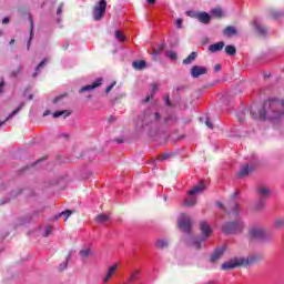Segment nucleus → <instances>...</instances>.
Listing matches in <instances>:
<instances>
[{"instance_id": "obj_1", "label": "nucleus", "mask_w": 284, "mask_h": 284, "mask_svg": "<svg viewBox=\"0 0 284 284\" xmlns=\"http://www.w3.org/2000/svg\"><path fill=\"white\" fill-rule=\"evenodd\" d=\"M281 105L284 108V100L281 102L276 99L267 100L264 102V108L260 110V115L256 114L254 109H251L250 114L252 119H260V121H265V119L281 121V119H284V110H281Z\"/></svg>"}, {"instance_id": "obj_2", "label": "nucleus", "mask_w": 284, "mask_h": 284, "mask_svg": "<svg viewBox=\"0 0 284 284\" xmlns=\"http://www.w3.org/2000/svg\"><path fill=\"white\" fill-rule=\"evenodd\" d=\"M263 261V255L251 254L247 257H233L221 265V270L224 272H230L231 270H236V267H250V265H256Z\"/></svg>"}, {"instance_id": "obj_3", "label": "nucleus", "mask_w": 284, "mask_h": 284, "mask_svg": "<svg viewBox=\"0 0 284 284\" xmlns=\"http://www.w3.org/2000/svg\"><path fill=\"white\" fill-rule=\"evenodd\" d=\"M244 230H245V222H243V220L225 222L222 225V232L229 235L243 234Z\"/></svg>"}, {"instance_id": "obj_4", "label": "nucleus", "mask_w": 284, "mask_h": 284, "mask_svg": "<svg viewBox=\"0 0 284 284\" xmlns=\"http://www.w3.org/2000/svg\"><path fill=\"white\" fill-rule=\"evenodd\" d=\"M248 241H268L267 232L262 226H251L247 232Z\"/></svg>"}, {"instance_id": "obj_5", "label": "nucleus", "mask_w": 284, "mask_h": 284, "mask_svg": "<svg viewBox=\"0 0 284 284\" xmlns=\"http://www.w3.org/2000/svg\"><path fill=\"white\" fill-rule=\"evenodd\" d=\"M200 230L202 232V237H196L192 241L191 246L195 250H201V243L209 239L210 234H212V229L207 225L206 222H202L200 225Z\"/></svg>"}, {"instance_id": "obj_6", "label": "nucleus", "mask_w": 284, "mask_h": 284, "mask_svg": "<svg viewBox=\"0 0 284 284\" xmlns=\"http://www.w3.org/2000/svg\"><path fill=\"white\" fill-rule=\"evenodd\" d=\"M215 205L220 207L223 212H226L229 216H237L241 212V207L239 206V203L234 200L229 202L226 205H224L221 202H216Z\"/></svg>"}, {"instance_id": "obj_7", "label": "nucleus", "mask_w": 284, "mask_h": 284, "mask_svg": "<svg viewBox=\"0 0 284 284\" xmlns=\"http://www.w3.org/2000/svg\"><path fill=\"white\" fill-rule=\"evenodd\" d=\"M108 8V2L105 0H100L98 4L93 8V19L94 21H101L105 17V10Z\"/></svg>"}, {"instance_id": "obj_8", "label": "nucleus", "mask_w": 284, "mask_h": 284, "mask_svg": "<svg viewBox=\"0 0 284 284\" xmlns=\"http://www.w3.org/2000/svg\"><path fill=\"white\" fill-rule=\"evenodd\" d=\"M252 28L255 30L258 37H267V27L261 24L256 19L251 22Z\"/></svg>"}, {"instance_id": "obj_9", "label": "nucleus", "mask_w": 284, "mask_h": 284, "mask_svg": "<svg viewBox=\"0 0 284 284\" xmlns=\"http://www.w3.org/2000/svg\"><path fill=\"white\" fill-rule=\"evenodd\" d=\"M178 226L182 232L187 234L190 233V230H192V220H190V217H184L178 222Z\"/></svg>"}, {"instance_id": "obj_10", "label": "nucleus", "mask_w": 284, "mask_h": 284, "mask_svg": "<svg viewBox=\"0 0 284 284\" xmlns=\"http://www.w3.org/2000/svg\"><path fill=\"white\" fill-rule=\"evenodd\" d=\"M207 72V68L201 65H193L191 68V77L193 79H199V77H203Z\"/></svg>"}, {"instance_id": "obj_11", "label": "nucleus", "mask_w": 284, "mask_h": 284, "mask_svg": "<svg viewBox=\"0 0 284 284\" xmlns=\"http://www.w3.org/2000/svg\"><path fill=\"white\" fill-rule=\"evenodd\" d=\"M103 83L102 79H98L92 84L82 87L79 92L82 94V92H92V90H97V88H100V85Z\"/></svg>"}, {"instance_id": "obj_12", "label": "nucleus", "mask_w": 284, "mask_h": 284, "mask_svg": "<svg viewBox=\"0 0 284 284\" xmlns=\"http://www.w3.org/2000/svg\"><path fill=\"white\" fill-rule=\"evenodd\" d=\"M270 194H271L270 187H267L266 185H260L257 187V196H258V199L267 201V199H270Z\"/></svg>"}, {"instance_id": "obj_13", "label": "nucleus", "mask_w": 284, "mask_h": 284, "mask_svg": "<svg viewBox=\"0 0 284 284\" xmlns=\"http://www.w3.org/2000/svg\"><path fill=\"white\" fill-rule=\"evenodd\" d=\"M205 190V181H201L197 185H195L191 191H189L190 196H194L195 194H201Z\"/></svg>"}, {"instance_id": "obj_14", "label": "nucleus", "mask_w": 284, "mask_h": 284, "mask_svg": "<svg viewBox=\"0 0 284 284\" xmlns=\"http://www.w3.org/2000/svg\"><path fill=\"white\" fill-rule=\"evenodd\" d=\"M251 172H254V168L250 166V164H243L237 173V176L245 178Z\"/></svg>"}, {"instance_id": "obj_15", "label": "nucleus", "mask_w": 284, "mask_h": 284, "mask_svg": "<svg viewBox=\"0 0 284 284\" xmlns=\"http://www.w3.org/2000/svg\"><path fill=\"white\" fill-rule=\"evenodd\" d=\"M197 21H200V23L207 24L212 21V17L210 16V13L203 11L199 13Z\"/></svg>"}, {"instance_id": "obj_16", "label": "nucleus", "mask_w": 284, "mask_h": 284, "mask_svg": "<svg viewBox=\"0 0 284 284\" xmlns=\"http://www.w3.org/2000/svg\"><path fill=\"white\" fill-rule=\"evenodd\" d=\"M119 270V264H113L112 266L109 267L106 275L104 277V283H108L114 276V273Z\"/></svg>"}, {"instance_id": "obj_17", "label": "nucleus", "mask_w": 284, "mask_h": 284, "mask_svg": "<svg viewBox=\"0 0 284 284\" xmlns=\"http://www.w3.org/2000/svg\"><path fill=\"white\" fill-rule=\"evenodd\" d=\"M223 34L225 37H234L236 34H239V31H236V28H234L233 26H227L224 30H223Z\"/></svg>"}, {"instance_id": "obj_18", "label": "nucleus", "mask_w": 284, "mask_h": 284, "mask_svg": "<svg viewBox=\"0 0 284 284\" xmlns=\"http://www.w3.org/2000/svg\"><path fill=\"white\" fill-rule=\"evenodd\" d=\"M197 57H199V53L196 51L191 52V54L183 60V65H190V63L195 61Z\"/></svg>"}, {"instance_id": "obj_19", "label": "nucleus", "mask_w": 284, "mask_h": 284, "mask_svg": "<svg viewBox=\"0 0 284 284\" xmlns=\"http://www.w3.org/2000/svg\"><path fill=\"white\" fill-rule=\"evenodd\" d=\"M70 114H72V112H70L68 110L55 111L53 113V119H59V116H63V119H68V116H70Z\"/></svg>"}, {"instance_id": "obj_20", "label": "nucleus", "mask_w": 284, "mask_h": 284, "mask_svg": "<svg viewBox=\"0 0 284 284\" xmlns=\"http://www.w3.org/2000/svg\"><path fill=\"white\" fill-rule=\"evenodd\" d=\"M273 227L274 230H283L284 227V219L283 217H277L273 222Z\"/></svg>"}, {"instance_id": "obj_21", "label": "nucleus", "mask_w": 284, "mask_h": 284, "mask_svg": "<svg viewBox=\"0 0 284 284\" xmlns=\"http://www.w3.org/2000/svg\"><path fill=\"white\" fill-rule=\"evenodd\" d=\"M132 65L134 70H145L146 63H145V60H139V61H133Z\"/></svg>"}, {"instance_id": "obj_22", "label": "nucleus", "mask_w": 284, "mask_h": 284, "mask_svg": "<svg viewBox=\"0 0 284 284\" xmlns=\"http://www.w3.org/2000/svg\"><path fill=\"white\" fill-rule=\"evenodd\" d=\"M163 50H165V44H159V47L156 49H153L152 52V57L154 59V61H156L159 54H161V52H163Z\"/></svg>"}, {"instance_id": "obj_23", "label": "nucleus", "mask_w": 284, "mask_h": 284, "mask_svg": "<svg viewBox=\"0 0 284 284\" xmlns=\"http://www.w3.org/2000/svg\"><path fill=\"white\" fill-rule=\"evenodd\" d=\"M214 18L215 19H223V18H225V10H223V8H221V7H216L214 9Z\"/></svg>"}, {"instance_id": "obj_24", "label": "nucleus", "mask_w": 284, "mask_h": 284, "mask_svg": "<svg viewBox=\"0 0 284 284\" xmlns=\"http://www.w3.org/2000/svg\"><path fill=\"white\" fill-rule=\"evenodd\" d=\"M265 201L263 199H258V202L254 205L255 212H263L265 210Z\"/></svg>"}, {"instance_id": "obj_25", "label": "nucleus", "mask_w": 284, "mask_h": 284, "mask_svg": "<svg viewBox=\"0 0 284 284\" xmlns=\"http://www.w3.org/2000/svg\"><path fill=\"white\" fill-rule=\"evenodd\" d=\"M224 51L229 57H234L236 54V47L229 44L224 48Z\"/></svg>"}, {"instance_id": "obj_26", "label": "nucleus", "mask_w": 284, "mask_h": 284, "mask_svg": "<svg viewBox=\"0 0 284 284\" xmlns=\"http://www.w3.org/2000/svg\"><path fill=\"white\" fill-rule=\"evenodd\" d=\"M184 205L186 207H194V205H196V197L190 196V197L185 199L184 200Z\"/></svg>"}, {"instance_id": "obj_27", "label": "nucleus", "mask_w": 284, "mask_h": 284, "mask_svg": "<svg viewBox=\"0 0 284 284\" xmlns=\"http://www.w3.org/2000/svg\"><path fill=\"white\" fill-rule=\"evenodd\" d=\"M139 276H141V270H135L131 273V276L129 277V283H134V281H139Z\"/></svg>"}, {"instance_id": "obj_28", "label": "nucleus", "mask_w": 284, "mask_h": 284, "mask_svg": "<svg viewBox=\"0 0 284 284\" xmlns=\"http://www.w3.org/2000/svg\"><path fill=\"white\" fill-rule=\"evenodd\" d=\"M268 14H270L271 19H280V17H283V12L274 10V9H270Z\"/></svg>"}, {"instance_id": "obj_29", "label": "nucleus", "mask_w": 284, "mask_h": 284, "mask_svg": "<svg viewBox=\"0 0 284 284\" xmlns=\"http://www.w3.org/2000/svg\"><path fill=\"white\" fill-rule=\"evenodd\" d=\"M110 221V216H108L106 214H99L98 216H95V223H105Z\"/></svg>"}, {"instance_id": "obj_30", "label": "nucleus", "mask_w": 284, "mask_h": 284, "mask_svg": "<svg viewBox=\"0 0 284 284\" xmlns=\"http://www.w3.org/2000/svg\"><path fill=\"white\" fill-rule=\"evenodd\" d=\"M225 245H222L221 247H217L214 253V258H221L222 254H225Z\"/></svg>"}, {"instance_id": "obj_31", "label": "nucleus", "mask_w": 284, "mask_h": 284, "mask_svg": "<svg viewBox=\"0 0 284 284\" xmlns=\"http://www.w3.org/2000/svg\"><path fill=\"white\" fill-rule=\"evenodd\" d=\"M21 108H23V104L19 105L16 110L12 111L11 114H9V116H8L4 121L0 122V128H1V125H3V123H6L9 119H12V116H14L16 114H19V111L21 110Z\"/></svg>"}, {"instance_id": "obj_32", "label": "nucleus", "mask_w": 284, "mask_h": 284, "mask_svg": "<svg viewBox=\"0 0 284 284\" xmlns=\"http://www.w3.org/2000/svg\"><path fill=\"white\" fill-rule=\"evenodd\" d=\"M155 247H158V250H165V247H168V241L166 240H158L155 243Z\"/></svg>"}, {"instance_id": "obj_33", "label": "nucleus", "mask_w": 284, "mask_h": 284, "mask_svg": "<svg viewBox=\"0 0 284 284\" xmlns=\"http://www.w3.org/2000/svg\"><path fill=\"white\" fill-rule=\"evenodd\" d=\"M248 113H250V111H247V110H244L239 113L237 119H239L240 123H243L245 121V119H247Z\"/></svg>"}, {"instance_id": "obj_34", "label": "nucleus", "mask_w": 284, "mask_h": 284, "mask_svg": "<svg viewBox=\"0 0 284 284\" xmlns=\"http://www.w3.org/2000/svg\"><path fill=\"white\" fill-rule=\"evenodd\" d=\"M45 63H48V59H44L39 63V65L36 68V72L32 75L33 78L39 74V71L45 65Z\"/></svg>"}, {"instance_id": "obj_35", "label": "nucleus", "mask_w": 284, "mask_h": 284, "mask_svg": "<svg viewBox=\"0 0 284 284\" xmlns=\"http://www.w3.org/2000/svg\"><path fill=\"white\" fill-rule=\"evenodd\" d=\"M74 211L72 210H67V211H63L59 214V216H65L64 219V223L68 222V219H70V216H72Z\"/></svg>"}, {"instance_id": "obj_36", "label": "nucleus", "mask_w": 284, "mask_h": 284, "mask_svg": "<svg viewBox=\"0 0 284 284\" xmlns=\"http://www.w3.org/2000/svg\"><path fill=\"white\" fill-rule=\"evenodd\" d=\"M225 48V42L220 41L214 44V52H221Z\"/></svg>"}, {"instance_id": "obj_37", "label": "nucleus", "mask_w": 284, "mask_h": 284, "mask_svg": "<svg viewBox=\"0 0 284 284\" xmlns=\"http://www.w3.org/2000/svg\"><path fill=\"white\" fill-rule=\"evenodd\" d=\"M92 250L90 247H87L84 250L80 251V256H82L83 258H88V256H90Z\"/></svg>"}, {"instance_id": "obj_38", "label": "nucleus", "mask_w": 284, "mask_h": 284, "mask_svg": "<svg viewBox=\"0 0 284 284\" xmlns=\"http://www.w3.org/2000/svg\"><path fill=\"white\" fill-rule=\"evenodd\" d=\"M168 59H171V61H176L179 59V55L174 51H166Z\"/></svg>"}, {"instance_id": "obj_39", "label": "nucleus", "mask_w": 284, "mask_h": 284, "mask_svg": "<svg viewBox=\"0 0 284 284\" xmlns=\"http://www.w3.org/2000/svg\"><path fill=\"white\" fill-rule=\"evenodd\" d=\"M115 39H118V41H121L123 43V41H125V36H123V32L121 30H116Z\"/></svg>"}, {"instance_id": "obj_40", "label": "nucleus", "mask_w": 284, "mask_h": 284, "mask_svg": "<svg viewBox=\"0 0 284 284\" xmlns=\"http://www.w3.org/2000/svg\"><path fill=\"white\" fill-rule=\"evenodd\" d=\"M21 72H23V65H19L16 70L11 71L10 77H17Z\"/></svg>"}, {"instance_id": "obj_41", "label": "nucleus", "mask_w": 284, "mask_h": 284, "mask_svg": "<svg viewBox=\"0 0 284 284\" xmlns=\"http://www.w3.org/2000/svg\"><path fill=\"white\" fill-rule=\"evenodd\" d=\"M187 17H191V19H197L199 20V14L200 12L197 11H186Z\"/></svg>"}, {"instance_id": "obj_42", "label": "nucleus", "mask_w": 284, "mask_h": 284, "mask_svg": "<svg viewBox=\"0 0 284 284\" xmlns=\"http://www.w3.org/2000/svg\"><path fill=\"white\" fill-rule=\"evenodd\" d=\"M170 156H172V154L170 153H164L162 155H159L158 160L159 161H168V159H170Z\"/></svg>"}, {"instance_id": "obj_43", "label": "nucleus", "mask_w": 284, "mask_h": 284, "mask_svg": "<svg viewBox=\"0 0 284 284\" xmlns=\"http://www.w3.org/2000/svg\"><path fill=\"white\" fill-rule=\"evenodd\" d=\"M68 261H70V254L68 255L65 262L63 264H60V272H63V270L68 267Z\"/></svg>"}, {"instance_id": "obj_44", "label": "nucleus", "mask_w": 284, "mask_h": 284, "mask_svg": "<svg viewBox=\"0 0 284 284\" xmlns=\"http://www.w3.org/2000/svg\"><path fill=\"white\" fill-rule=\"evenodd\" d=\"M151 92H152V94H154V92H159V84L152 83L151 84Z\"/></svg>"}, {"instance_id": "obj_45", "label": "nucleus", "mask_w": 284, "mask_h": 284, "mask_svg": "<svg viewBox=\"0 0 284 284\" xmlns=\"http://www.w3.org/2000/svg\"><path fill=\"white\" fill-rule=\"evenodd\" d=\"M50 234H52V227L51 226H47L45 231H44V236H50Z\"/></svg>"}, {"instance_id": "obj_46", "label": "nucleus", "mask_w": 284, "mask_h": 284, "mask_svg": "<svg viewBox=\"0 0 284 284\" xmlns=\"http://www.w3.org/2000/svg\"><path fill=\"white\" fill-rule=\"evenodd\" d=\"M175 24H176V28H179V30H181L183 28V20L182 19H178Z\"/></svg>"}, {"instance_id": "obj_47", "label": "nucleus", "mask_w": 284, "mask_h": 284, "mask_svg": "<svg viewBox=\"0 0 284 284\" xmlns=\"http://www.w3.org/2000/svg\"><path fill=\"white\" fill-rule=\"evenodd\" d=\"M63 12V3H60L59 7H58V10H57V14H62Z\"/></svg>"}, {"instance_id": "obj_48", "label": "nucleus", "mask_w": 284, "mask_h": 284, "mask_svg": "<svg viewBox=\"0 0 284 284\" xmlns=\"http://www.w3.org/2000/svg\"><path fill=\"white\" fill-rule=\"evenodd\" d=\"M30 34H32V31L34 30V20L30 18Z\"/></svg>"}, {"instance_id": "obj_49", "label": "nucleus", "mask_w": 284, "mask_h": 284, "mask_svg": "<svg viewBox=\"0 0 284 284\" xmlns=\"http://www.w3.org/2000/svg\"><path fill=\"white\" fill-rule=\"evenodd\" d=\"M62 97H68V93H65L64 95H59V97L54 98L53 103H59V101H61Z\"/></svg>"}, {"instance_id": "obj_50", "label": "nucleus", "mask_w": 284, "mask_h": 284, "mask_svg": "<svg viewBox=\"0 0 284 284\" xmlns=\"http://www.w3.org/2000/svg\"><path fill=\"white\" fill-rule=\"evenodd\" d=\"M4 85H6V81L1 80V82H0V94H3Z\"/></svg>"}, {"instance_id": "obj_51", "label": "nucleus", "mask_w": 284, "mask_h": 284, "mask_svg": "<svg viewBox=\"0 0 284 284\" xmlns=\"http://www.w3.org/2000/svg\"><path fill=\"white\" fill-rule=\"evenodd\" d=\"M112 88H114V83H112V84H110L109 87H106V89H105L106 94H108L109 92H112Z\"/></svg>"}, {"instance_id": "obj_52", "label": "nucleus", "mask_w": 284, "mask_h": 284, "mask_svg": "<svg viewBox=\"0 0 284 284\" xmlns=\"http://www.w3.org/2000/svg\"><path fill=\"white\" fill-rule=\"evenodd\" d=\"M2 23H3V26H8V23H10V18H8V17L3 18Z\"/></svg>"}, {"instance_id": "obj_53", "label": "nucleus", "mask_w": 284, "mask_h": 284, "mask_svg": "<svg viewBox=\"0 0 284 284\" xmlns=\"http://www.w3.org/2000/svg\"><path fill=\"white\" fill-rule=\"evenodd\" d=\"M165 101H166V105H172V102L170 101V95H166L165 97Z\"/></svg>"}, {"instance_id": "obj_54", "label": "nucleus", "mask_w": 284, "mask_h": 284, "mask_svg": "<svg viewBox=\"0 0 284 284\" xmlns=\"http://www.w3.org/2000/svg\"><path fill=\"white\" fill-rule=\"evenodd\" d=\"M214 70L215 72H221V64H215Z\"/></svg>"}, {"instance_id": "obj_55", "label": "nucleus", "mask_w": 284, "mask_h": 284, "mask_svg": "<svg viewBox=\"0 0 284 284\" xmlns=\"http://www.w3.org/2000/svg\"><path fill=\"white\" fill-rule=\"evenodd\" d=\"M206 125H207V128H210L211 130H212V128H214V124H212V122H210V121H206Z\"/></svg>"}, {"instance_id": "obj_56", "label": "nucleus", "mask_w": 284, "mask_h": 284, "mask_svg": "<svg viewBox=\"0 0 284 284\" xmlns=\"http://www.w3.org/2000/svg\"><path fill=\"white\" fill-rule=\"evenodd\" d=\"M154 118L156 121H159V119H161V114L159 112L154 113Z\"/></svg>"}, {"instance_id": "obj_57", "label": "nucleus", "mask_w": 284, "mask_h": 284, "mask_svg": "<svg viewBox=\"0 0 284 284\" xmlns=\"http://www.w3.org/2000/svg\"><path fill=\"white\" fill-rule=\"evenodd\" d=\"M223 81H225V79H215V83H223Z\"/></svg>"}, {"instance_id": "obj_58", "label": "nucleus", "mask_w": 284, "mask_h": 284, "mask_svg": "<svg viewBox=\"0 0 284 284\" xmlns=\"http://www.w3.org/2000/svg\"><path fill=\"white\" fill-rule=\"evenodd\" d=\"M148 3H150L151 6H154L156 3V0H146Z\"/></svg>"}, {"instance_id": "obj_59", "label": "nucleus", "mask_w": 284, "mask_h": 284, "mask_svg": "<svg viewBox=\"0 0 284 284\" xmlns=\"http://www.w3.org/2000/svg\"><path fill=\"white\" fill-rule=\"evenodd\" d=\"M209 52H214V44H211V45L209 47Z\"/></svg>"}, {"instance_id": "obj_60", "label": "nucleus", "mask_w": 284, "mask_h": 284, "mask_svg": "<svg viewBox=\"0 0 284 284\" xmlns=\"http://www.w3.org/2000/svg\"><path fill=\"white\" fill-rule=\"evenodd\" d=\"M152 99V95H148L144 100V103H148V101H150Z\"/></svg>"}, {"instance_id": "obj_61", "label": "nucleus", "mask_w": 284, "mask_h": 284, "mask_svg": "<svg viewBox=\"0 0 284 284\" xmlns=\"http://www.w3.org/2000/svg\"><path fill=\"white\" fill-rule=\"evenodd\" d=\"M115 142H116V143H123V138H121V139H115Z\"/></svg>"}, {"instance_id": "obj_62", "label": "nucleus", "mask_w": 284, "mask_h": 284, "mask_svg": "<svg viewBox=\"0 0 284 284\" xmlns=\"http://www.w3.org/2000/svg\"><path fill=\"white\" fill-rule=\"evenodd\" d=\"M34 99V95L33 94H30L29 97H28V100L29 101H32Z\"/></svg>"}, {"instance_id": "obj_63", "label": "nucleus", "mask_w": 284, "mask_h": 284, "mask_svg": "<svg viewBox=\"0 0 284 284\" xmlns=\"http://www.w3.org/2000/svg\"><path fill=\"white\" fill-rule=\"evenodd\" d=\"M14 43H16L14 39H11L10 42H9L10 45H14Z\"/></svg>"}, {"instance_id": "obj_64", "label": "nucleus", "mask_w": 284, "mask_h": 284, "mask_svg": "<svg viewBox=\"0 0 284 284\" xmlns=\"http://www.w3.org/2000/svg\"><path fill=\"white\" fill-rule=\"evenodd\" d=\"M48 114H50V111H45V112L43 113V116H48Z\"/></svg>"}]
</instances>
